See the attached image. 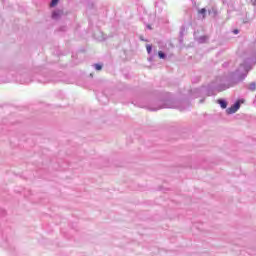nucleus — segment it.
<instances>
[{
    "label": "nucleus",
    "instance_id": "4",
    "mask_svg": "<svg viewBox=\"0 0 256 256\" xmlns=\"http://www.w3.org/2000/svg\"><path fill=\"white\" fill-rule=\"evenodd\" d=\"M200 15H203V19H205V14L207 13V10L205 8H202L198 11Z\"/></svg>",
    "mask_w": 256,
    "mask_h": 256
},
{
    "label": "nucleus",
    "instance_id": "6",
    "mask_svg": "<svg viewBox=\"0 0 256 256\" xmlns=\"http://www.w3.org/2000/svg\"><path fill=\"white\" fill-rule=\"evenodd\" d=\"M255 89H256V84L255 83H252V84L249 85V90L250 91H255Z\"/></svg>",
    "mask_w": 256,
    "mask_h": 256
},
{
    "label": "nucleus",
    "instance_id": "9",
    "mask_svg": "<svg viewBox=\"0 0 256 256\" xmlns=\"http://www.w3.org/2000/svg\"><path fill=\"white\" fill-rule=\"evenodd\" d=\"M146 49H147L148 53H151V50H152L151 45H147V46H146Z\"/></svg>",
    "mask_w": 256,
    "mask_h": 256
},
{
    "label": "nucleus",
    "instance_id": "8",
    "mask_svg": "<svg viewBox=\"0 0 256 256\" xmlns=\"http://www.w3.org/2000/svg\"><path fill=\"white\" fill-rule=\"evenodd\" d=\"M95 69L96 71H101V69H103V66H101V64H95Z\"/></svg>",
    "mask_w": 256,
    "mask_h": 256
},
{
    "label": "nucleus",
    "instance_id": "2",
    "mask_svg": "<svg viewBox=\"0 0 256 256\" xmlns=\"http://www.w3.org/2000/svg\"><path fill=\"white\" fill-rule=\"evenodd\" d=\"M63 15V10H56L52 13V18L53 19H59Z\"/></svg>",
    "mask_w": 256,
    "mask_h": 256
},
{
    "label": "nucleus",
    "instance_id": "10",
    "mask_svg": "<svg viewBox=\"0 0 256 256\" xmlns=\"http://www.w3.org/2000/svg\"><path fill=\"white\" fill-rule=\"evenodd\" d=\"M233 33H234V35H237L239 33V30L236 29L233 31Z\"/></svg>",
    "mask_w": 256,
    "mask_h": 256
},
{
    "label": "nucleus",
    "instance_id": "5",
    "mask_svg": "<svg viewBox=\"0 0 256 256\" xmlns=\"http://www.w3.org/2000/svg\"><path fill=\"white\" fill-rule=\"evenodd\" d=\"M58 4H59V0H52L50 3V7H57Z\"/></svg>",
    "mask_w": 256,
    "mask_h": 256
},
{
    "label": "nucleus",
    "instance_id": "3",
    "mask_svg": "<svg viewBox=\"0 0 256 256\" xmlns=\"http://www.w3.org/2000/svg\"><path fill=\"white\" fill-rule=\"evenodd\" d=\"M220 107H222V109H227V102L223 101V100H219L218 101Z\"/></svg>",
    "mask_w": 256,
    "mask_h": 256
},
{
    "label": "nucleus",
    "instance_id": "1",
    "mask_svg": "<svg viewBox=\"0 0 256 256\" xmlns=\"http://www.w3.org/2000/svg\"><path fill=\"white\" fill-rule=\"evenodd\" d=\"M239 107H241V103L237 101L233 106L226 109V112L228 115H233V113H237V111H239Z\"/></svg>",
    "mask_w": 256,
    "mask_h": 256
},
{
    "label": "nucleus",
    "instance_id": "7",
    "mask_svg": "<svg viewBox=\"0 0 256 256\" xmlns=\"http://www.w3.org/2000/svg\"><path fill=\"white\" fill-rule=\"evenodd\" d=\"M158 57H159L160 59H165V53H163L162 51H159V52H158Z\"/></svg>",
    "mask_w": 256,
    "mask_h": 256
}]
</instances>
